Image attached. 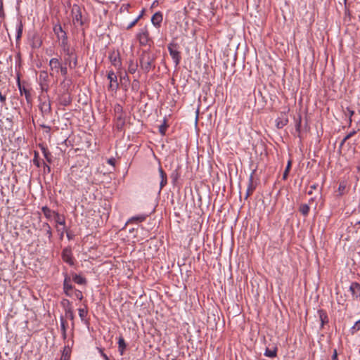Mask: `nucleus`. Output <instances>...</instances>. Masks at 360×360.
<instances>
[{"instance_id":"obj_1","label":"nucleus","mask_w":360,"mask_h":360,"mask_svg":"<svg viewBox=\"0 0 360 360\" xmlns=\"http://www.w3.org/2000/svg\"><path fill=\"white\" fill-rule=\"evenodd\" d=\"M139 63L141 69L148 73L155 68V56L149 51H143L139 57Z\"/></svg>"},{"instance_id":"obj_2","label":"nucleus","mask_w":360,"mask_h":360,"mask_svg":"<svg viewBox=\"0 0 360 360\" xmlns=\"http://www.w3.org/2000/svg\"><path fill=\"white\" fill-rule=\"evenodd\" d=\"M167 48L175 66L179 65L181 59L179 45L176 43H170Z\"/></svg>"},{"instance_id":"obj_3","label":"nucleus","mask_w":360,"mask_h":360,"mask_svg":"<svg viewBox=\"0 0 360 360\" xmlns=\"http://www.w3.org/2000/svg\"><path fill=\"white\" fill-rule=\"evenodd\" d=\"M71 13L74 25L83 26L84 25V20H83L80 7L77 4H74Z\"/></svg>"},{"instance_id":"obj_4","label":"nucleus","mask_w":360,"mask_h":360,"mask_svg":"<svg viewBox=\"0 0 360 360\" xmlns=\"http://www.w3.org/2000/svg\"><path fill=\"white\" fill-rule=\"evenodd\" d=\"M63 62L68 65V68L71 70H74L78 66V56L76 53V50L73 52H70V55H65Z\"/></svg>"},{"instance_id":"obj_5","label":"nucleus","mask_w":360,"mask_h":360,"mask_svg":"<svg viewBox=\"0 0 360 360\" xmlns=\"http://www.w3.org/2000/svg\"><path fill=\"white\" fill-rule=\"evenodd\" d=\"M63 64V63H61L58 58H51L49 63L51 70L50 75L53 76L55 74H58Z\"/></svg>"},{"instance_id":"obj_6","label":"nucleus","mask_w":360,"mask_h":360,"mask_svg":"<svg viewBox=\"0 0 360 360\" xmlns=\"http://www.w3.org/2000/svg\"><path fill=\"white\" fill-rule=\"evenodd\" d=\"M17 85L21 96L25 95V99L28 104H31L32 102V97L30 90L26 89L25 86L21 85L20 79L19 75L17 77Z\"/></svg>"},{"instance_id":"obj_7","label":"nucleus","mask_w":360,"mask_h":360,"mask_svg":"<svg viewBox=\"0 0 360 360\" xmlns=\"http://www.w3.org/2000/svg\"><path fill=\"white\" fill-rule=\"evenodd\" d=\"M137 38L141 46H146L149 44L150 39L146 27L142 28L137 34Z\"/></svg>"},{"instance_id":"obj_8","label":"nucleus","mask_w":360,"mask_h":360,"mask_svg":"<svg viewBox=\"0 0 360 360\" xmlns=\"http://www.w3.org/2000/svg\"><path fill=\"white\" fill-rule=\"evenodd\" d=\"M108 79L110 81L108 89L112 91H117L119 88L117 77L112 70H110L107 75Z\"/></svg>"},{"instance_id":"obj_9","label":"nucleus","mask_w":360,"mask_h":360,"mask_svg":"<svg viewBox=\"0 0 360 360\" xmlns=\"http://www.w3.org/2000/svg\"><path fill=\"white\" fill-rule=\"evenodd\" d=\"M109 59L111 64L116 68H120L122 66V60L120 58V52L118 51H113L109 54Z\"/></svg>"},{"instance_id":"obj_10","label":"nucleus","mask_w":360,"mask_h":360,"mask_svg":"<svg viewBox=\"0 0 360 360\" xmlns=\"http://www.w3.org/2000/svg\"><path fill=\"white\" fill-rule=\"evenodd\" d=\"M62 258L63 261L70 266H72L74 264V258L72 257L71 248H65L63 249L62 252Z\"/></svg>"},{"instance_id":"obj_11","label":"nucleus","mask_w":360,"mask_h":360,"mask_svg":"<svg viewBox=\"0 0 360 360\" xmlns=\"http://www.w3.org/2000/svg\"><path fill=\"white\" fill-rule=\"evenodd\" d=\"M39 108L43 117H49L51 114V105L49 101H44L41 103Z\"/></svg>"},{"instance_id":"obj_12","label":"nucleus","mask_w":360,"mask_h":360,"mask_svg":"<svg viewBox=\"0 0 360 360\" xmlns=\"http://www.w3.org/2000/svg\"><path fill=\"white\" fill-rule=\"evenodd\" d=\"M30 40V45L32 49H39L42 44V40L37 33H34Z\"/></svg>"},{"instance_id":"obj_13","label":"nucleus","mask_w":360,"mask_h":360,"mask_svg":"<svg viewBox=\"0 0 360 360\" xmlns=\"http://www.w3.org/2000/svg\"><path fill=\"white\" fill-rule=\"evenodd\" d=\"M158 172L160 177V189L159 192L167 185V176L163 169L160 166L158 168Z\"/></svg>"},{"instance_id":"obj_14","label":"nucleus","mask_w":360,"mask_h":360,"mask_svg":"<svg viewBox=\"0 0 360 360\" xmlns=\"http://www.w3.org/2000/svg\"><path fill=\"white\" fill-rule=\"evenodd\" d=\"M63 304L65 306L67 304V306L65 307V316L67 318L70 320H73L75 318L73 310L70 306V302L68 300H63L62 302Z\"/></svg>"},{"instance_id":"obj_15","label":"nucleus","mask_w":360,"mask_h":360,"mask_svg":"<svg viewBox=\"0 0 360 360\" xmlns=\"http://www.w3.org/2000/svg\"><path fill=\"white\" fill-rule=\"evenodd\" d=\"M53 30L58 39H60L61 35L68 36L67 32L63 29L60 22L53 25Z\"/></svg>"},{"instance_id":"obj_16","label":"nucleus","mask_w":360,"mask_h":360,"mask_svg":"<svg viewBox=\"0 0 360 360\" xmlns=\"http://www.w3.org/2000/svg\"><path fill=\"white\" fill-rule=\"evenodd\" d=\"M162 13L160 11L156 12L151 18V22L156 27H160L162 21Z\"/></svg>"},{"instance_id":"obj_17","label":"nucleus","mask_w":360,"mask_h":360,"mask_svg":"<svg viewBox=\"0 0 360 360\" xmlns=\"http://www.w3.org/2000/svg\"><path fill=\"white\" fill-rule=\"evenodd\" d=\"M40 231L44 232V233L48 236L49 240L51 242L53 234L50 225L47 222H43L40 226Z\"/></svg>"},{"instance_id":"obj_18","label":"nucleus","mask_w":360,"mask_h":360,"mask_svg":"<svg viewBox=\"0 0 360 360\" xmlns=\"http://www.w3.org/2000/svg\"><path fill=\"white\" fill-rule=\"evenodd\" d=\"M321 321V329H322L325 324L328 323V317L326 311L323 309H319L317 311Z\"/></svg>"},{"instance_id":"obj_19","label":"nucleus","mask_w":360,"mask_h":360,"mask_svg":"<svg viewBox=\"0 0 360 360\" xmlns=\"http://www.w3.org/2000/svg\"><path fill=\"white\" fill-rule=\"evenodd\" d=\"M255 188H256V187L253 184V174H251L250 177H249V180H248V188H247V190H246V193H245V199H248V197L250 195L252 194V193L254 192Z\"/></svg>"},{"instance_id":"obj_20","label":"nucleus","mask_w":360,"mask_h":360,"mask_svg":"<svg viewBox=\"0 0 360 360\" xmlns=\"http://www.w3.org/2000/svg\"><path fill=\"white\" fill-rule=\"evenodd\" d=\"M181 165H177L176 167L172 172L171 174H170V178L172 179V182L173 184V185H175L177 182V181L179 180L180 176H181V172H180V169H181Z\"/></svg>"},{"instance_id":"obj_21","label":"nucleus","mask_w":360,"mask_h":360,"mask_svg":"<svg viewBox=\"0 0 360 360\" xmlns=\"http://www.w3.org/2000/svg\"><path fill=\"white\" fill-rule=\"evenodd\" d=\"M22 31H23L22 22L21 20H18L17 24H16V36H15L16 44L19 43V41L21 39L22 34Z\"/></svg>"},{"instance_id":"obj_22","label":"nucleus","mask_w":360,"mask_h":360,"mask_svg":"<svg viewBox=\"0 0 360 360\" xmlns=\"http://www.w3.org/2000/svg\"><path fill=\"white\" fill-rule=\"evenodd\" d=\"M73 282L70 276L67 273L64 274L63 289L73 290L72 283Z\"/></svg>"},{"instance_id":"obj_23","label":"nucleus","mask_w":360,"mask_h":360,"mask_svg":"<svg viewBox=\"0 0 360 360\" xmlns=\"http://www.w3.org/2000/svg\"><path fill=\"white\" fill-rule=\"evenodd\" d=\"M72 102L70 96L68 94H64L60 96L59 103L63 106H68Z\"/></svg>"},{"instance_id":"obj_24","label":"nucleus","mask_w":360,"mask_h":360,"mask_svg":"<svg viewBox=\"0 0 360 360\" xmlns=\"http://www.w3.org/2000/svg\"><path fill=\"white\" fill-rule=\"evenodd\" d=\"M41 211L42 212L44 213V216L48 219H51V217L55 215V213H56L57 212L56 211H53V210H51V209H49L48 207L46 206H44L42 207L41 208Z\"/></svg>"},{"instance_id":"obj_25","label":"nucleus","mask_w":360,"mask_h":360,"mask_svg":"<svg viewBox=\"0 0 360 360\" xmlns=\"http://www.w3.org/2000/svg\"><path fill=\"white\" fill-rule=\"evenodd\" d=\"M288 122V120L285 117H278L276 120V126L278 129H282L285 127Z\"/></svg>"},{"instance_id":"obj_26","label":"nucleus","mask_w":360,"mask_h":360,"mask_svg":"<svg viewBox=\"0 0 360 360\" xmlns=\"http://www.w3.org/2000/svg\"><path fill=\"white\" fill-rule=\"evenodd\" d=\"M78 311L81 321L84 323H88V321L85 319L88 314L87 307H85L84 308H79L78 309Z\"/></svg>"},{"instance_id":"obj_27","label":"nucleus","mask_w":360,"mask_h":360,"mask_svg":"<svg viewBox=\"0 0 360 360\" xmlns=\"http://www.w3.org/2000/svg\"><path fill=\"white\" fill-rule=\"evenodd\" d=\"M54 219L57 224L65 226V218L63 215H60L58 212L55 213Z\"/></svg>"},{"instance_id":"obj_28","label":"nucleus","mask_w":360,"mask_h":360,"mask_svg":"<svg viewBox=\"0 0 360 360\" xmlns=\"http://www.w3.org/2000/svg\"><path fill=\"white\" fill-rule=\"evenodd\" d=\"M138 68V63L135 62L133 59L129 60V66H128V72L131 74H134Z\"/></svg>"},{"instance_id":"obj_29","label":"nucleus","mask_w":360,"mask_h":360,"mask_svg":"<svg viewBox=\"0 0 360 360\" xmlns=\"http://www.w3.org/2000/svg\"><path fill=\"white\" fill-rule=\"evenodd\" d=\"M127 345L125 343V341L122 337H120L118 340V350L120 354V355H123L124 350L126 349Z\"/></svg>"},{"instance_id":"obj_30","label":"nucleus","mask_w":360,"mask_h":360,"mask_svg":"<svg viewBox=\"0 0 360 360\" xmlns=\"http://www.w3.org/2000/svg\"><path fill=\"white\" fill-rule=\"evenodd\" d=\"M73 282H75L77 284L82 285L86 283V279L81 276L80 275L77 274H72L71 276Z\"/></svg>"},{"instance_id":"obj_31","label":"nucleus","mask_w":360,"mask_h":360,"mask_svg":"<svg viewBox=\"0 0 360 360\" xmlns=\"http://www.w3.org/2000/svg\"><path fill=\"white\" fill-rule=\"evenodd\" d=\"M41 149L42 153L44 155V157L45 158L46 161L48 162L51 163L52 162L51 153L49 152V150L46 148H45L43 146H41Z\"/></svg>"},{"instance_id":"obj_32","label":"nucleus","mask_w":360,"mask_h":360,"mask_svg":"<svg viewBox=\"0 0 360 360\" xmlns=\"http://www.w3.org/2000/svg\"><path fill=\"white\" fill-rule=\"evenodd\" d=\"M264 354L267 357L274 358L277 355V348L274 347L272 349L267 348L266 349Z\"/></svg>"},{"instance_id":"obj_33","label":"nucleus","mask_w":360,"mask_h":360,"mask_svg":"<svg viewBox=\"0 0 360 360\" xmlns=\"http://www.w3.org/2000/svg\"><path fill=\"white\" fill-rule=\"evenodd\" d=\"M59 41V46L62 49L69 45L68 36L61 35L60 39H58Z\"/></svg>"},{"instance_id":"obj_34","label":"nucleus","mask_w":360,"mask_h":360,"mask_svg":"<svg viewBox=\"0 0 360 360\" xmlns=\"http://www.w3.org/2000/svg\"><path fill=\"white\" fill-rule=\"evenodd\" d=\"M309 206L307 204H302L299 208V211L303 216H307L309 212Z\"/></svg>"},{"instance_id":"obj_35","label":"nucleus","mask_w":360,"mask_h":360,"mask_svg":"<svg viewBox=\"0 0 360 360\" xmlns=\"http://www.w3.org/2000/svg\"><path fill=\"white\" fill-rule=\"evenodd\" d=\"M301 123H302V117L299 115L297 119L295 120V131L298 134V136L300 137V134L301 131Z\"/></svg>"},{"instance_id":"obj_36","label":"nucleus","mask_w":360,"mask_h":360,"mask_svg":"<svg viewBox=\"0 0 360 360\" xmlns=\"http://www.w3.org/2000/svg\"><path fill=\"white\" fill-rule=\"evenodd\" d=\"M39 79L43 83H46L48 82L49 74H48L47 71L42 70V71L40 72V73H39Z\"/></svg>"},{"instance_id":"obj_37","label":"nucleus","mask_w":360,"mask_h":360,"mask_svg":"<svg viewBox=\"0 0 360 360\" xmlns=\"http://www.w3.org/2000/svg\"><path fill=\"white\" fill-rule=\"evenodd\" d=\"M68 65H66L64 62H63V65L61 66L60 70H59V72L61 73V75L64 77V79H67V76H68Z\"/></svg>"},{"instance_id":"obj_38","label":"nucleus","mask_w":360,"mask_h":360,"mask_svg":"<svg viewBox=\"0 0 360 360\" xmlns=\"http://www.w3.org/2000/svg\"><path fill=\"white\" fill-rule=\"evenodd\" d=\"M143 13V11H142L141 13L137 18H136L132 22H131L129 25H127L125 27V28L127 30H130L131 28H132L138 22V21L141 19V18L142 17Z\"/></svg>"},{"instance_id":"obj_39","label":"nucleus","mask_w":360,"mask_h":360,"mask_svg":"<svg viewBox=\"0 0 360 360\" xmlns=\"http://www.w3.org/2000/svg\"><path fill=\"white\" fill-rule=\"evenodd\" d=\"M344 112L346 116L349 117V124H351L352 122V117L354 114V111L353 110H352L350 108L347 107V108H346V110H344Z\"/></svg>"},{"instance_id":"obj_40","label":"nucleus","mask_w":360,"mask_h":360,"mask_svg":"<svg viewBox=\"0 0 360 360\" xmlns=\"http://www.w3.org/2000/svg\"><path fill=\"white\" fill-rule=\"evenodd\" d=\"M290 168H291V160H289L288 162L285 169L283 174V179H284V180L287 179Z\"/></svg>"},{"instance_id":"obj_41","label":"nucleus","mask_w":360,"mask_h":360,"mask_svg":"<svg viewBox=\"0 0 360 360\" xmlns=\"http://www.w3.org/2000/svg\"><path fill=\"white\" fill-rule=\"evenodd\" d=\"M359 330H360V319L356 321L354 326L350 329L352 334H354Z\"/></svg>"},{"instance_id":"obj_42","label":"nucleus","mask_w":360,"mask_h":360,"mask_svg":"<svg viewBox=\"0 0 360 360\" xmlns=\"http://www.w3.org/2000/svg\"><path fill=\"white\" fill-rule=\"evenodd\" d=\"M167 128V124L166 123V120L165 119L163 123L159 127V132L162 135H165Z\"/></svg>"},{"instance_id":"obj_43","label":"nucleus","mask_w":360,"mask_h":360,"mask_svg":"<svg viewBox=\"0 0 360 360\" xmlns=\"http://www.w3.org/2000/svg\"><path fill=\"white\" fill-rule=\"evenodd\" d=\"M74 51H75V49L73 47H71L70 44L68 45L67 46L64 47L63 49H62V51L63 52L64 56L70 55V53L73 52Z\"/></svg>"},{"instance_id":"obj_44","label":"nucleus","mask_w":360,"mask_h":360,"mask_svg":"<svg viewBox=\"0 0 360 360\" xmlns=\"http://www.w3.org/2000/svg\"><path fill=\"white\" fill-rule=\"evenodd\" d=\"M346 188V184L345 182H340L338 186L339 195H342Z\"/></svg>"},{"instance_id":"obj_45","label":"nucleus","mask_w":360,"mask_h":360,"mask_svg":"<svg viewBox=\"0 0 360 360\" xmlns=\"http://www.w3.org/2000/svg\"><path fill=\"white\" fill-rule=\"evenodd\" d=\"M115 112L116 114H122L123 108L120 104H116L114 108Z\"/></svg>"},{"instance_id":"obj_46","label":"nucleus","mask_w":360,"mask_h":360,"mask_svg":"<svg viewBox=\"0 0 360 360\" xmlns=\"http://www.w3.org/2000/svg\"><path fill=\"white\" fill-rule=\"evenodd\" d=\"M97 350L98 351L101 356L103 358L104 360H110L107 354L104 353L103 348L97 347Z\"/></svg>"},{"instance_id":"obj_47","label":"nucleus","mask_w":360,"mask_h":360,"mask_svg":"<svg viewBox=\"0 0 360 360\" xmlns=\"http://www.w3.org/2000/svg\"><path fill=\"white\" fill-rule=\"evenodd\" d=\"M74 295L75 297L79 300H82L83 299V295H82V291L79 290H75L74 291Z\"/></svg>"},{"instance_id":"obj_48","label":"nucleus","mask_w":360,"mask_h":360,"mask_svg":"<svg viewBox=\"0 0 360 360\" xmlns=\"http://www.w3.org/2000/svg\"><path fill=\"white\" fill-rule=\"evenodd\" d=\"M5 18V13L4 11L3 0H0V18L4 19Z\"/></svg>"},{"instance_id":"obj_49","label":"nucleus","mask_w":360,"mask_h":360,"mask_svg":"<svg viewBox=\"0 0 360 360\" xmlns=\"http://www.w3.org/2000/svg\"><path fill=\"white\" fill-rule=\"evenodd\" d=\"M119 115L117 116V121H118V123H117V125L119 127H122L124 124V120L122 117V114H118Z\"/></svg>"},{"instance_id":"obj_50","label":"nucleus","mask_w":360,"mask_h":360,"mask_svg":"<svg viewBox=\"0 0 360 360\" xmlns=\"http://www.w3.org/2000/svg\"><path fill=\"white\" fill-rule=\"evenodd\" d=\"M146 215H140V216H138V217H132L130 221H133V220H136V221H143L146 219Z\"/></svg>"},{"instance_id":"obj_51","label":"nucleus","mask_w":360,"mask_h":360,"mask_svg":"<svg viewBox=\"0 0 360 360\" xmlns=\"http://www.w3.org/2000/svg\"><path fill=\"white\" fill-rule=\"evenodd\" d=\"M38 153L37 152H34V157L33 158V163L37 167H40V164H39V162L38 160Z\"/></svg>"},{"instance_id":"obj_52","label":"nucleus","mask_w":360,"mask_h":360,"mask_svg":"<svg viewBox=\"0 0 360 360\" xmlns=\"http://www.w3.org/2000/svg\"><path fill=\"white\" fill-rule=\"evenodd\" d=\"M60 328L62 331H66L65 322L63 318L60 319Z\"/></svg>"},{"instance_id":"obj_53","label":"nucleus","mask_w":360,"mask_h":360,"mask_svg":"<svg viewBox=\"0 0 360 360\" xmlns=\"http://www.w3.org/2000/svg\"><path fill=\"white\" fill-rule=\"evenodd\" d=\"M69 359H70V355L68 354V353L63 352V355L60 358V360H69Z\"/></svg>"},{"instance_id":"obj_54","label":"nucleus","mask_w":360,"mask_h":360,"mask_svg":"<svg viewBox=\"0 0 360 360\" xmlns=\"http://www.w3.org/2000/svg\"><path fill=\"white\" fill-rule=\"evenodd\" d=\"M317 187H318V184H314L311 185L310 186V191H308V194L309 195H311L312 194V191L313 190H316L317 188Z\"/></svg>"},{"instance_id":"obj_55","label":"nucleus","mask_w":360,"mask_h":360,"mask_svg":"<svg viewBox=\"0 0 360 360\" xmlns=\"http://www.w3.org/2000/svg\"><path fill=\"white\" fill-rule=\"evenodd\" d=\"M65 294L68 297H72L73 295L72 290H67L63 289Z\"/></svg>"},{"instance_id":"obj_56","label":"nucleus","mask_w":360,"mask_h":360,"mask_svg":"<svg viewBox=\"0 0 360 360\" xmlns=\"http://www.w3.org/2000/svg\"><path fill=\"white\" fill-rule=\"evenodd\" d=\"M40 127L44 128V129H46V133H50V131H51V127L50 126L46 125L44 124H41Z\"/></svg>"},{"instance_id":"obj_57","label":"nucleus","mask_w":360,"mask_h":360,"mask_svg":"<svg viewBox=\"0 0 360 360\" xmlns=\"http://www.w3.org/2000/svg\"><path fill=\"white\" fill-rule=\"evenodd\" d=\"M332 360H338V352H337V349H333V355H332Z\"/></svg>"},{"instance_id":"obj_58","label":"nucleus","mask_w":360,"mask_h":360,"mask_svg":"<svg viewBox=\"0 0 360 360\" xmlns=\"http://www.w3.org/2000/svg\"><path fill=\"white\" fill-rule=\"evenodd\" d=\"M6 99V96L3 95L2 93L0 91V101L2 104H5Z\"/></svg>"},{"instance_id":"obj_59","label":"nucleus","mask_w":360,"mask_h":360,"mask_svg":"<svg viewBox=\"0 0 360 360\" xmlns=\"http://www.w3.org/2000/svg\"><path fill=\"white\" fill-rule=\"evenodd\" d=\"M356 134V131H351L350 133H349L345 137V140H348L349 139H350L352 136H354V134Z\"/></svg>"},{"instance_id":"obj_60","label":"nucleus","mask_w":360,"mask_h":360,"mask_svg":"<svg viewBox=\"0 0 360 360\" xmlns=\"http://www.w3.org/2000/svg\"><path fill=\"white\" fill-rule=\"evenodd\" d=\"M66 236H67V238H68V240H72L73 239L74 235L71 232L67 231L66 232Z\"/></svg>"},{"instance_id":"obj_61","label":"nucleus","mask_w":360,"mask_h":360,"mask_svg":"<svg viewBox=\"0 0 360 360\" xmlns=\"http://www.w3.org/2000/svg\"><path fill=\"white\" fill-rule=\"evenodd\" d=\"M44 169L46 168V169L48 170L49 172H50L51 168L48 165H46V163H44Z\"/></svg>"},{"instance_id":"obj_62","label":"nucleus","mask_w":360,"mask_h":360,"mask_svg":"<svg viewBox=\"0 0 360 360\" xmlns=\"http://www.w3.org/2000/svg\"><path fill=\"white\" fill-rule=\"evenodd\" d=\"M108 162L110 165H114V162H115V160H114V159H109V160H108Z\"/></svg>"},{"instance_id":"obj_63","label":"nucleus","mask_w":360,"mask_h":360,"mask_svg":"<svg viewBox=\"0 0 360 360\" xmlns=\"http://www.w3.org/2000/svg\"><path fill=\"white\" fill-rule=\"evenodd\" d=\"M344 301H345V300L342 299V297L338 299V304H343L342 302H344Z\"/></svg>"},{"instance_id":"obj_64","label":"nucleus","mask_w":360,"mask_h":360,"mask_svg":"<svg viewBox=\"0 0 360 360\" xmlns=\"http://www.w3.org/2000/svg\"><path fill=\"white\" fill-rule=\"evenodd\" d=\"M126 276L129 278L131 276V271H127L126 274Z\"/></svg>"}]
</instances>
